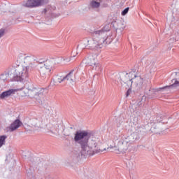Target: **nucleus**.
I'll return each mask as SVG.
<instances>
[{
    "label": "nucleus",
    "instance_id": "obj_1",
    "mask_svg": "<svg viewBox=\"0 0 179 179\" xmlns=\"http://www.w3.org/2000/svg\"><path fill=\"white\" fill-rule=\"evenodd\" d=\"M23 59L24 64H18L12 67L10 70L5 71L0 76V83L7 82L8 78H13L12 80L15 82H22L29 78V73L34 71L37 64L34 56H20L17 61L20 62Z\"/></svg>",
    "mask_w": 179,
    "mask_h": 179
},
{
    "label": "nucleus",
    "instance_id": "obj_2",
    "mask_svg": "<svg viewBox=\"0 0 179 179\" xmlns=\"http://www.w3.org/2000/svg\"><path fill=\"white\" fill-rule=\"evenodd\" d=\"M92 133L85 131H77L74 135V141L80 146V152L78 155V159H87L90 156L104 152L106 148L101 149L97 147V143L94 140H90Z\"/></svg>",
    "mask_w": 179,
    "mask_h": 179
},
{
    "label": "nucleus",
    "instance_id": "obj_3",
    "mask_svg": "<svg viewBox=\"0 0 179 179\" xmlns=\"http://www.w3.org/2000/svg\"><path fill=\"white\" fill-rule=\"evenodd\" d=\"M104 32L102 31H94L92 32V38H86L83 42L77 47L78 50H101L103 48V44L107 41L105 40Z\"/></svg>",
    "mask_w": 179,
    "mask_h": 179
},
{
    "label": "nucleus",
    "instance_id": "obj_4",
    "mask_svg": "<svg viewBox=\"0 0 179 179\" xmlns=\"http://www.w3.org/2000/svg\"><path fill=\"white\" fill-rule=\"evenodd\" d=\"M144 80L141 76H136L134 73H122L117 80V83L126 89L132 87V85L137 90L143 89Z\"/></svg>",
    "mask_w": 179,
    "mask_h": 179
},
{
    "label": "nucleus",
    "instance_id": "obj_5",
    "mask_svg": "<svg viewBox=\"0 0 179 179\" xmlns=\"http://www.w3.org/2000/svg\"><path fill=\"white\" fill-rule=\"evenodd\" d=\"M54 68V59H48L43 62V65L38 69L42 79H48L52 73Z\"/></svg>",
    "mask_w": 179,
    "mask_h": 179
},
{
    "label": "nucleus",
    "instance_id": "obj_6",
    "mask_svg": "<svg viewBox=\"0 0 179 179\" xmlns=\"http://www.w3.org/2000/svg\"><path fill=\"white\" fill-rule=\"evenodd\" d=\"M44 92H45L44 88L38 90L36 87H29V97L36 99L38 104H43V100H44L45 94Z\"/></svg>",
    "mask_w": 179,
    "mask_h": 179
},
{
    "label": "nucleus",
    "instance_id": "obj_7",
    "mask_svg": "<svg viewBox=\"0 0 179 179\" xmlns=\"http://www.w3.org/2000/svg\"><path fill=\"white\" fill-rule=\"evenodd\" d=\"M48 3V0H27L22 3V6L25 8H38Z\"/></svg>",
    "mask_w": 179,
    "mask_h": 179
},
{
    "label": "nucleus",
    "instance_id": "obj_8",
    "mask_svg": "<svg viewBox=\"0 0 179 179\" xmlns=\"http://www.w3.org/2000/svg\"><path fill=\"white\" fill-rule=\"evenodd\" d=\"M131 143L129 142L128 138L127 137H122L117 143V148L118 152L120 153H124L128 150V148Z\"/></svg>",
    "mask_w": 179,
    "mask_h": 179
},
{
    "label": "nucleus",
    "instance_id": "obj_9",
    "mask_svg": "<svg viewBox=\"0 0 179 179\" xmlns=\"http://www.w3.org/2000/svg\"><path fill=\"white\" fill-rule=\"evenodd\" d=\"M87 64L92 66V69L96 71V72H101L103 69H101V64L97 62V58L90 56L87 59Z\"/></svg>",
    "mask_w": 179,
    "mask_h": 179
},
{
    "label": "nucleus",
    "instance_id": "obj_10",
    "mask_svg": "<svg viewBox=\"0 0 179 179\" xmlns=\"http://www.w3.org/2000/svg\"><path fill=\"white\" fill-rule=\"evenodd\" d=\"M145 135V131L143 130H136L134 132L131 133V135L126 136L127 138V141L130 143V145L131 143H134L136 141H139L141 139V136H143Z\"/></svg>",
    "mask_w": 179,
    "mask_h": 179
},
{
    "label": "nucleus",
    "instance_id": "obj_11",
    "mask_svg": "<svg viewBox=\"0 0 179 179\" xmlns=\"http://www.w3.org/2000/svg\"><path fill=\"white\" fill-rule=\"evenodd\" d=\"M77 76L78 72L75 71V70H71L66 76H65L66 85L73 86L76 82Z\"/></svg>",
    "mask_w": 179,
    "mask_h": 179
},
{
    "label": "nucleus",
    "instance_id": "obj_12",
    "mask_svg": "<svg viewBox=\"0 0 179 179\" xmlns=\"http://www.w3.org/2000/svg\"><path fill=\"white\" fill-rule=\"evenodd\" d=\"M24 87V84H22V87L21 88L10 89L7 91H4L1 94H0V99L5 100V99H8V97H10V96H13V94H15L16 92H20V90H23Z\"/></svg>",
    "mask_w": 179,
    "mask_h": 179
},
{
    "label": "nucleus",
    "instance_id": "obj_13",
    "mask_svg": "<svg viewBox=\"0 0 179 179\" xmlns=\"http://www.w3.org/2000/svg\"><path fill=\"white\" fill-rule=\"evenodd\" d=\"M22 125H23L22 121H20L19 119H17L10 125L8 127V131H10V132H13V131H16V129L20 128Z\"/></svg>",
    "mask_w": 179,
    "mask_h": 179
},
{
    "label": "nucleus",
    "instance_id": "obj_14",
    "mask_svg": "<svg viewBox=\"0 0 179 179\" xmlns=\"http://www.w3.org/2000/svg\"><path fill=\"white\" fill-rule=\"evenodd\" d=\"M172 82V85H169V86H165L164 87H160V88H158L157 90V92H159L163 89H172V90H174V89H178L179 87V81L177 80V79H173L171 80Z\"/></svg>",
    "mask_w": 179,
    "mask_h": 179
},
{
    "label": "nucleus",
    "instance_id": "obj_15",
    "mask_svg": "<svg viewBox=\"0 0 179 179\" xmlns=\"http://www.w3.org/2000/svg\"><path fill=\"white\" fill-rule=\"evenodd\" d=\"M48 132L50 134L51 136H57L58 134H59V129L58 128V126L50 124L48 127Z\"/></svg>",
    "mask_w": 179,
    "mask_h": 179
},
{
    "label": "nucleus",
    "instance_id": "obj_16",
    "mask_svg": "<svg viewBox=\"0 0 179 179\" xmlns=\"http://www.w3.org/2000/svg\"><path fill=\"white\" fill-rule=\"evenodd\" d=\"M29 124L32 128H40L41 127V119H31Z\"/></svg>",
    "mask_w": 179,
    "mask_h": 179
},
{
    "label": "nucleus",
    "instance_id": "obj_17",
    "mask_svg": "<svg viewBox=\"0 0 179 179\" xmlns=\"http://www.w3.org/2000/svg\"><path fill=\"white\" fill-rule=\"evenodd\" d=\"M110 30H111V25H110L109 24L105 25L100 30H96V31H103L104 36L103 37H102V38H105V40L107 41V34L106 33H107V31H110Z\"/></svg>",
    "mask_w": 179,
    "mask_h": 179
},
{
    "label": "nucleus",
    "instance_id": "obj_18",
    "mask_svg": "<svg viewBox=\"0 0 179 179\" xmlns=\"http://www.w3.org/2000/svg\"><path fill=\"white\" fill-rule=\"evenodd\" d=\"M103 1L104 0H92L90 3V6L93 9H98V8H100L101 2H103Z\"/></svg>",
    "mask_w": 179,
    "mask_h": 179
},
{
    "label": "nucleus",
    "instance_id": "obj_19",
    "mask_svg": "<svg viewBox=\"0 0 179 179\" xmlns=\"http://www.w3.org/2000/svg\"><path fill=\"white\" fill-rule=\"evenodd\" d=\"M179 37V33L178 32H173L171 35L170 36V41L171 43H174V41H177V38Z\"/></svg>",
    "mask_w": 179,
    "mask_h": 179
},
{
    "label": "nucleus",
    "instance_id": "obj_20",
    "mask_svg": "<svg viewBox=\"0 0 179 179\" xmlns=\"http://www.w3.org/2000/svg\"><path fill=\"white\" fill-rule=\"evenodd\" d=\"M6 138H8V136L5 135L0 136V148H2L3 145L6 143Z\"/></svg>",
    "mask_w": 179,
    "mask_h": 179
},
{
    "label": "nucleus",
    "instance_id": "obj_21",
    "mask_svg": "<svg viewBox=\"0 0 179 179\" xmlns=\"http://www.w3.org/2000/svg\"><path fill=\"white\" fill-rule=\"evenodd\" d=\"M66 77L65 76H57V81L59 83H62V82H64V83H66Z\"/></svg>",
    "mask_w": 179,
    "mask_h": 179
},
{
    "label": "nucleus",
    "instance_id": "obj_22",
    "mask_svg": "<svg viewBox=\"0 0 179 179\" xmlns=\"http://www.w3.org/2000/svg\"><path fill=\"white\" fill-rule=\"evenodd\" d=\"M124 29H125L124 23H122V22H117V27L116 28V30H124Z\"/></svg>",
    "mask_w": 179,
    "mask_h": 179
},
{
    "label": "nucleus",
    "instance_id": "obj_23",
    "mask_svg": "<svg viewBox=\"0 0 179 179\" xmlns=\"http://www.w3.org/2000/svg\"><path fill=\"white\" fill-rule=\"evenodd\" d=\"M131 124H133V125H138V124H139V117L135 116L133 120H131Z\"/></svg>",
    "mask_w": 179,
    "mask_h": 179
},
{
    "label": "nucleus",
    "instance_id": "obj_24",
    "mask_svg": "<svg viewBox=\"0 0 179 179\" xmlns=\"http://www.w3.org/2000/svg\"><path fill=\"white\" fill-rule=\"evenodd\" d=\"M22 96V97H26L27 96L30 97L29 87H28V89H25L23 91Z\"/></svg>",
    "mask_w": 179,
    "mask_h": 179
},
{
    "label": "nucleus",
    "instance_id": "obj_25",
    "mask_svg": "<svg viewBox=\"0 0 179 179\" xmlns=\"http://www.w3.org/2000/svg\"><path fill=\"white\" fill-rule=\"evenodd\" d=\"M129 11V7L126 8L124 10L122 11V16H125V15H127V13H128Z\"/></svg>",
    "mask_w": 179,
    "mask_h": 179
},
{
    "label": "nucleus",
    "instance_id": "obj_26",
    "mask_svg": "<svg viewBox=\"0 0 179 179\" xmlns=\"http://www.w3.org/2000/svg\"><path fill=\"white\" fill-rule=\"evenodd\" d=\"M5 36V29H0V38H2Z\"/></svg>",
    "mask_w": 179,
    "mask_h": 179
},
{
    "label": "nucleus",
    "instance_id": "obj_27",
    "mask_svg": "<svg viewBox=\"0 0 179 179\" xmlns=\"http://www.w3.org/2000/svg\"><path fill=\"white\" fill-rule=\"evenodd\" d=\"M175 10H176L178 15H179V2L176 3L175 5Z\"/></svg>",
    "mask_w": 179,
    "mask_h": 179
},
{
    "label": "nucleus",
    "instance_id": "obj_28",
    "mask_svg": "<svg viewBox=\"0 0 179 179\" xmlns=\"http://www.w3.org/2000/svg\"><path fill=\"white\" fill-rule=\"evenodd\" d=\"M150 92H152V90H150V88H149L148 89V90H145V93H146V94H148V96H150Z\"/></svg>",
    "mask_w": 179,
    "mask_h": 179
},
{
    "label": "nucleus",
    "instance_id": "obj_29",
    "mask_svg": "<svg viewBox=\"0 0 179 179\" xmlns=\"http://www.w3.org/2000/svg\"><path fill=\"white\" fill-rule=\"evenodd\" d=\"M129 94H131V88L129 87V90L127 92V97H128V96H129Z\"/></svg>",
    "mask_w": 179,
    "mask_h": 179
},
{
    "label": "nucleus",
    "instance_id": "obj_30",
    "mask_svg": "<svg viewBox=\"0 0 179 179\" xmlns=\"http://www.w3.org/2000/svg\"><path fill=\"white\" fill-rule=\"evenodd\" d=\"M122 120H120V122H117V127H120L121 124H122L123 121H122V118L121 119Z\"/></svg>",
    "mask_w": 179,
    "mask_h": 179
},
{
    "label": "nucleus",
    "instance_id": "obj_31",
    "mask_svg": "<svg viewBox=\"0 0 179 179\" xmlns=\"http://www.w3.org/2000/svg\"><path fill=\"white\" fill-rule=\"evenodd\" d=\"M119 138H120V135L115 136L113 138L114 141H118Z\"/></svg>",
    "mask_w": 179,
    "mask_h": 179
},
{
    "label": "nucleus",
    "instance_id": "obj_32",
    "mask_svg": "<svg viewBox=\"0 0 179 179\" xmlns=\"http://www.w3.org/2000/svg\"><path fill=\"white\" fill-rule=\"evenodd\" d=\"M48 10L47 8H45V9L43 10V13H44V14L47 13Z\"/></svg>",
    "mask_w": 179,
    "mask_h": 179
},
{
    "label": "nucleus",
    "instance_id": "obj_33",
    "mask_svg": "<svg viewBox=\"0 0 179 179\" xmlns=\"http://www.w3.org/2000/svg\"><path fill=\"white\" fill-rule=\"evenodd\" d=\"M7 12H11L12 13H15V12H16V10H8Z\"/></svg>",
    "mask_w": 179,
    "mask_h": 179
},
{
    "label": "nucleus",
    "instance_id": "obj_34",
    "mask_svg": "<svg viewBox=\"0 0 179 179\" xmlns=\"http://www.w3.org/2000/svg\"><path fill=\"white\" fill-rule=\"evenodd\" d=\"M157 128H159V125L152 127V129H157Z\"/></svg>",
    "mask_w": 179,
    "mask_h": 179
},
{
    "label": "nucleus",
    "instance_id": "obj_35",
    "mask_svg": "<svg viewBox=\"0 0 179 179\" xmlns=\"http://www.w3.org/2000/svg\"><path fill=\"white\" fill-rule=\"evenodd\" d=\"M178 73H177V72H174V73H173V74L172 75H173V76H177V74H178Z\"/></svg>",
    "mask_w": 179,
    "mask_h": 179
},
{
    "label": "nucleus",
    "instance_id": "obj_36",
    "mask_svg": "<svg viewBox=\"0 0 179 179\" xmlns=\"http://www.w3.org/2000/svg\"><path fill=\"white\" fill-rule=\"evenodd\" d=\"M36 62H39V64H43V62L41 61H36Z\"/></svg>",
    "mask_w": 179,
    "mask_h": 179
},
{
    "label": "nucleus",
    "instance_id": "obj_37",
    "mask_svg": "<svg viewBox=\"0 0 179 179\" xmlns=\"http://www.w3.org/2000/svg\"><path fill=\"white\" fill-rule=\"evenodd\" d=\"M36 62H39V64H43V62L41 61H36Z\"/></svg>",
    "mask_w": 179,
    "mask_h": 179
},
{
    "label": "nucleus",
    "instance_id": "obj_38",
    "mask_svg": "<svg viewBox=\"0 0 179 179\" xmlns=\"http://www.w3.org/2000/svg\"><path fill=\"white\" fill-rule=\"evenodd\" d=\"M155 134H159V131H155Z\"/></svg>",
    "mask_w": 179,
    "mask_h": 179
},
{
    "label": "nucleus",
    "instance_id": "obj_39",
    "mask_svg": "<svg viewBox=\"0 0 179 179\" xmlns=\"http://www.w3.org/2000/svg\"><path fill=\"white\" fill-rule=\"evenodd\" d=\"M35 160H40V159H39V158H36V157H35Z\"/></svg>",
    "mask_w": 179,
    "mask_h": 179
},
{
    "label": "nucleus",
    "instance_id": "obj_40",
    "mask_svg": "<svg viewBox=\"0 0 179 179\" xmlns=\"http://www.w3.org/2000/svg\"><path fill=\"white\" fill-rule=\"evenodd\" d=\"M143 98H145V99L146 97H145V96H143L142 97V99H143Z\"/></svg>",
    "mask_w": 179,
    "mask_h": 179
},
{
    "label": "nucleus",
    "instance_id": "obj_41",
    "mask_svg": "<svg viewBox=\"0 0 179 179\" xmlns=\"http://www.w3.org/2000/svg\"><path fill=\"white\" fill-rule=\"evenodd\" d=\"M134 48H136H136H138L136 46H134Z\"/></svg>",
    "mask_w": 179,
    "mask_h": 179
},
{
    "label": "nucleus",
    "instance_id": "obj_42",
    "mask_svg": "<svg viewBox=\"0 0 179 179\" xmlns=\"http://www.w3.org/2000/svg\"><path fill=\"white\" fill-rule=\"evenodd\" d=\"M110 43H111V41L108 42L109 44H110Z\"/></svg>",
    "mask_w": 179,
    "mask_h": 179
},
{
    "label": "nucleus",
    "instance_id": "obj_43",
    "mask_svg": "<svg viewBox=\"0 0 179 179\" xmlns=\"http://www.w3.org/2000/svg\"><path fill=\"white\" fill-rule=\"evenodd\" d=\"M73 57H75V55H73Z\"/></svg>",
    "mask_w": 179,
    "mask_h": 179
}]
</instances>
